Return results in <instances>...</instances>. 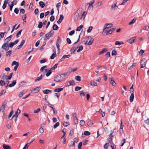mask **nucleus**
Segmentation results:
<instances>
[{
	"mask_svg": "<svg viewBox=\"0 0 149 149\" xmlns=\"http://www.w3.org/2000/svg\"><path fill=\"white\" fill-rule=\"evenodd\" d=\"M83 46L81 45L79 47V49L77 50V52H80V51H81L82 50H83Z\"/></svg>",
	"mask_w": 149,
	"mask_h": 149,
	"instance_id": "obj_40",
	"label": "nucleus"
},
{
	"mask_svg": "<svg viewBox=\"0 0 149 149\" xmlns=\"http://www.w3.org/2000/svg\"><path fill=\"white\" fill-rule=\"evenodd\" d=\"M2 48L6 51H7L9 49V47L8 43H4L2 46Z\"/></svg>",
	"mask_w": 149,
	"mask_h": 149,
	"instance_id": "obj_3",
	"label": "nucleus"
},
{
	"mask_svg": "<svg viewBox=\"0 0 149 149\" xmlns=\"http://www.w3.org/2000/svg\"><path fill=\"white\" fill-rule=\"evenodd\" d=\"M14 65H19V63L18 62H16L15 61H14L13 62L12 64V65L13 66Z\"/></svg>",
	"mask_w": 149,
	"mask_h": 149,
	"instance_id": "obj_51",
	"label": "nucleus"
},
{
	"mask_svg": "<svg viewBox=\"0 0 149 149\" xmlns=\"http://www.w3.org/2000/svg\"><path fill=\"white\" fill-rule=\"evenodd\" d=\"M83 27V26L82 25H81L79 26L78 27L76 31H80L81 30V29H82Z\"/></svg>",
	"mask_w": 149,
	"mask_h": 149,
	"instance_id": "obj_52",
	"label": "nucleus"
},
{
	"mask_svg": "<svg viewBox=\"0 0 149 149\" xmlns=\"http://www.w3.org/2000/svg\"><path fill=\"white\" fill-rule=\"evenodd\" d=\"M3 147L4 149H11V147L9 145L4 144L3 145Z\"/></svg>",
	"mask_w": 149,
	"mask_h": 149,
	"instance_id": "obj_19",
	"label": "nucleus"
},
{
	"mask_svg": "<svg viewBox=\"0 0 149 149\" xmlns=\"http://www.w3.org/2000/svg\"><path fill=\"white\" fill-rule=\"evenodd\" d=\"M94 39L92 38H91L90 40V41L88 42V45H92L94 41Z\"/></svg>",
	"mask_w": 149,
	"mask_h": 149,
	"instance_id": "obj_24",
	"label": "nucleus"
},
{
	"mask_svg": "<svg viewBox=\"0 0 149 149\" xmlns=\"http://www.w3.org/2000/svg\"><path fill=\"white\" fill-rule=\"evenodd\" d=\"M80 10H81L80 9ZM80 9H79L77 11V12L75 13L74 14V19L75 21L77 20L79 17V13L78 12V11Z\"/></svg>",
	"mask_w": 149,
	"mask_h": 149,
	"instance_id": "obj_4",
	"label": "nucleus"
},
{
	"mask_svg": "<svg viewBox=\"0 0 149 149\" xmlns=\"http://www.w3.org/2000/svg\"><path fill=\"white\" fill-rule=\"evenodd\" d=\"M43 92L44 94H47L49 93V92L50 93H51V91L49 90H45L43 91Z\"/></svg>",
	"mask_w": 149,
	"mask_h": 149,
	"instance_id": "obj_26",
	"label": "nucleus"
},
{
	"mask_svg": "<svg viewBox=\"0 0 149 149\" xmlns=\"http://www.w3.org/2000/svg\"><path fill=\"white\" fill-rule=\"evenodd\" d=\"M54 32L52 30L46 34L45 36L44 40L49 39V38L52 36L54 34Z\"/></svg>",
	"mask_w": 149,
	"mask_h": 149,
	"instance_id": "obj_1",
	"label": "nucleus"
},
{
	"mask_svg": "<svg viewBox=\"0 0 149 149\" xmlns=\"http://www.w3.org/2000/svg\"><path fill=\"white\" fill-rule=\"evenodd\" d=\"M74 142L71 141L69 143V146L70 147L74 146Z\"/></svg>",
	"mask_w": 149,
	"mask_h": 149,
	"instance_id": "obj_46",
	"label": "nucleus"
},
{
	"mask_svg": "<svg viewBox=\"0 0 149 149\" xmlns=\"http://www.w3.org/2000/svg\"><path fill=\"white\" fill-rule=\"evenodd\" d=\"M22 31V30H21L19 31L18 32V33H17L16 36L17 38H18L19 37V35H20L21 34V32Z\"/></svg>",
	"mask_w": 149,
	"mask_h": 149,
	"instance_id": "obj_55",
	"label": "nucleus"
},
{
	"mask_svg": "<svg viewBox=\"0 0 149 149\" xmlns=\"http://www.w3.org/2000/svg\"><path fill=\"white\" fill-rule=\"evenodd\" d=\"M42 26V22H40L39 23V24L38 27L39 28H41Z\"/></svg>",
	"mask_w": 149,
	"mask_h": 149,
	"instance_id": "obj_57",
	"label": "nucleus"
},
{
	"mask_svg": "<svg viewBox=\"0 0 149 149\" xmlns=\"http://www.w3.org/2000/svg\"><path fill=\"white\" fill-rule=\"evenodd\" d=\"M67 74V73H66L59 75L60 76V78L61 81L65 79V77L66 76Z\"/></svg>",
	"mask_w": 149,
	"mask_h": 149,
	"instance_id": "obj_7",
	"label": "nucleus"
},
{
	"mask_svg": "<svg viewBox=\"0 0 149 149\" xmlns=\"http://www.w3.org/2000/svg\"><path fill=\"white\" fill-rule=\"evenodd\" d=\"M91 134V133L88 131H85L84 132V134L85 136H89Z\"/></svg>",
	"mask_w": 149,
	"mask_h": 149,
	"instance_id": "obj_36",
	"label": "nucleus"
},
{
	"mask_svg": "<svg viewBox=\"0 0 149 149\" xmlns=\"http://www.w3.org/2000/svg\"><path fill=\"white\" fill-rule=\"evenodd\" d=\"M19 11V9L17 8H15L14 12L16 14H18Z\"/></svg>",
	"mask_w": 149,
	"mask_h": 149,
	"instance_id": "obj_63",
	"label": "nucleus"
},
{
	"mask_svg": "<svg viewBox=\"0 0 149 149\" xmlns=\"http://www.w3.org/2000/svg\"><path fill=\"white\" fill-rule=\"evenodd\" d=\"M147 62L146 59L145 58L143 59L141 61V65H146V63Z\"/></svg>",
	"mask_w": 149,
	"mask_h": 149,
	"instance_id": "obj_18",
	"label": "nucleus"
},
{
	"mask_svg": "<svg viewBox=\"0 0 149 149\" xmlns=\"http://www.w3.org/2000/svg\"><path fill=\"white\" fill-rule=\"evenodd\" d=\"M134 98V93H132L131 94L130 97V102L133 101Z\"/></svg>",
	"mask_w": 149,
	"mask_h": 149,
	"instance_id": "obj_22",
	"label": "nucleus"
},
{
	"mask_svg": "<svg viewBox=\"0 0 149 149\" xmlns=\"http://www.w3.org/2000/svg\"><path fill=\"white\" fill-rule=\"evenodd\" d=\"M42 76L41 75L40 76L38 77L35 80V82H36L38 81H39L42 78Z\"/></svg>",
	"mask_w": 149,
	"mask_h": 149,
	"instance_id": "obj_35",
	"label": "nucleus"
},
{
	"mask_svg": "<svg viewBox=\"0 0 149 149\" xmlns=\"http://www.w3.org/2000/svg\"><path fill=\"white\" fill-rule=\"evenodd\" d=\"M20 112H21L20 110H19V109H18L17 110V111L15 113V115H16V116L17 115H18H18L20 113Z\"/></svg>",
	"mask_w": 149,
	"mask_h": 149,
	"instance_id": "obj_62",
	"label": "nucleus"
},
{
	"mask_svg": "<svg viewBox=\"0 0 149 149\" xmlns=\"http://www.w3.org/2000/svg\"><path fill=\"white\" fill-rule=\"evenodd\" d=\"M75 83L73 80H72L70 81L69 82L66 83L65 86H69L70 85H74Z\"/></svg>",
	"mask_w": 149,
	"mask_h": 149,
	"instance_id": "obj_5",
	"label": "nucleus"
},
{
	"mask_svg": "<svg viewBox=\"0 0 149 149\" xmlns=\"http://www.w3.org/2000/svg\"><path fill=\"white\" fill-rule=\"evenodd\" d=\"M52 28L53 30H56L58 29V27L56 24H54Z\"/></svg>",
	"mask_w": 149,
	"mask_h": 149,
	"instance_id": "obj_33",
	"label": "nucleus"
},
{
	"mask_svg": "<svg viewBox=\"0 0 149 149\" xmlns=\"http://www.w3.org/2000/svg\"><path fill=\"white\" fill-rule=\"evenodd\" d=\"M105 25H106V26H104V29H105L107 28H109L113 26V24L111 23H107Z\"/></svg>",
	"mask_w": 149,
	"mask_h": 149,
	"instance_id": "obj_8",
	"label": "nucleus"
},
{
	"mask_svg": "<svg viewBox=\"0 0 149 149\" xmlns=\"http://www.w3.org/2000/svg\"><path fill=\"white\" fill-rule=\"evenodd\" d=\"M39 91V90L36 88H34L31 91L32 93H34L33 92L35 93H37Z\"/></svg>",
	"mask_w": 149,
	"mask_h": 149,
	"instance_id": "obj_45",
	"label": "nucleus"
},
{
	"mask_svg": "<svg viewBox=\"0 0 149 149\" xmlns=\"http://www.w3.org/2000/svg\"><path fill=\"white\" fill-rule=\"evenodd\" d=\"M91 85L93 86H97V84L94 80H91L90 83Z\"/></svg>",
	"mask_w": 149,
	"mask_h": 149,
	"instance_id": "obj_23",
	"label": "nucleus"
},
{
	"mask_svg": "<svg viewBox=\"0 0 149 149\" xmlns=\"http://www.w3.org/2000/svg\"><path fill=\"white\" fill-rule=\"evenodd\" d=\"M116 132V130L115 129H114L113 131L111 133L109 137L111 138H112L113 137V136L115 135V133Z\"/></svg>",
	"mask_w": 149,
	"mask_h": 149,
	"instance_id": "obj_21",
	"label": "nucleus"
},
{
	"mask_svg": "<svg viewBox=\"0 0 149 149\" xmlns=\"http://www.w3.org/2000/svg\"><path fill=\"white\" fill-rule=\"evenodd\" d=\"M125 142V139H123L122 141H121V144L120 145L121 146H123V145L124 143Z\"/></svg>",
	"mask_w": 149,
	"mask_h": 149,
	"instance_id": "obj_59",
	"label": "nucleus"
},
{
	"mask_svg": "<svg viewBox=\"0 0 149 149\" xmlns=\"http://www.w3.org/2000/svg\"><path fill=\"white\" fill-rule=\"evenodd\" d=\"M93 27L92 26H90L89 27L88 29L87 30V32L88 33H90L92 29H93Z\"/></svg>",
	"mask_w": 149,
	"mask_h": 149,
	"instance_id": "obj_43",
	"label": "nucleus"
},
{
	"mask_svg": "<svg viewBox=\"0 0 149 149\" xmlns=\"http://www.w3.org/2000/svg\"><path fill=\"white\" fill-rule=\"evenodd\" d=\"M40 111V108H38L37 110H35L34 113H38L39 111Z\"/></svg>",
	"mask_w": 149,
	"mask_h": 149,
	"instance_id": "obj_61",
	"label": "nucleus"
},
{
	"mask_svg": "<svg viewBox=\"0 0 149 149\" xmlns=\"http://www.w3.org/2000/svg\"><path fill=\"white\" fill-rule=\"evenodd\" d=\"M63 88H55L54 89V91L55 92H58L63 91Z\"/></svg>",
	"mask_w": 149,
	"mask_h": 149,
	"instance_id": "obj_30",
	"label": "nucleus"
},
{
	"mask_svg": "<svg viewBox=\"0 0 149 149\" xmlns=\"http://www.w3.org/2000/svg\"><path fill=\"white\" fill-rule=\"evenodd\" d=\"M80 124L82 126H84L85 124L84 121L83 120H81L80 121Z\"/></svg>",
	"mask_w": 149,
	"mask_h": 149,
	"instance_id": "obj_48",
	"label": "nucleus"
},
{
	"mask_svg": "<svg viewBox=\"0 0 149 149\" xmlns=\"http://www.w3.org/2000/svg\"><path fill=\"white\" fill-rule=\"evenodd\" d=\"M5 83L3 80H1L0 81V85L2 86L3 85H5Z\"/></svg>",
	"mask_w": 149,
	"mask_h": 149,
	"instance_id": "obj_47",
	"label": "nucleus"
},
{
	"mask_svg": "<svg viewBox=\"0 0 149 149\" xmlns=\"http://www.w3.org/2000/svg\"><path fill=\"white\" fill-rule=\"evenodd\" d=\"M16 84V80H13L12 82L8 85V86L11 87L14 86Z\"/></svg>",
	"mask_w": 149,
	"mask_h": 149,
	"instance_id": "obj_16",
	"label": "nucleus"
},
{
	"mask_svg": "<svg viewBox=\"0 0 149 149\" xmlns=\"http://www.w3.org/2000/svg\"><path fill=\"white\" fill-rule=\"evenodd\" d=\"M94 0H92L90 2L87 3L89 5L88 8V9L90 10H92L93 9V6L92 4L94 3Z\"/></svg>",
	"mask_w": 149,
	"mask_h": 149,
	"instance_id": "obj_2",
	"label": "nucleus"
},
{
	"mask_svg": "<svg viewBox=\"0 0 149 149\" xmlns=\"http://www.w3.org/2000/svg\"><path fill=\"white\" fill-rule=\"evenodd\" d=\"M61 6V3H57L56 5V7L57 8V10L58 11V13L59 11V8Z\"/></svg>",
	"mask_w": 149,
	"mask_h": 149,
	"instance_id": "obj_34",
	"label": "nucleus"
},
{
	"mask_svg": "<svg viewBox=\"0 0 149 149\" xmlns=\"http://www.w3.org/2000/svg\"><path fill=\"white\" fill-rule=\"evenodd\" d=\"M26 14L24 15L22 17V19L23 20L24 22H25V23H26Z\"/></svg>",
	"mask_w": 149,
	"mask_h": 149,
	"instance_id": "obj_42",
	"label": "nucleus"
},
{
	"mask_svg": "<svg viewBox=\"0 0 149 149\" xmlns=\"http://www.w3.org/2000/svg\"><path fill=\"white\" fill-rule=\"evenodd\" d=\"M8 0H5L4 1L3 4L2 6V8L3 9H5L6 7L7 3L8 2Z\"/></svg>",
	"mask_w": 149,
	"mask_h": 149,
	"instance_id": "obj_14",
	"label": "nucleus"
},
{
	"mask_svg": "<svg viewBox=\"0 0 149 149\" xmlns=\"http://www.w3.org/2000/svg\"><path fill=\"white\" fill-rule=\"evenodd\" d=\"M109 143H106L104 146V148L105 149H107L109 146Z\"/></svg>",
	"mask_w": 149,
	"mask_h": 149,
	"instance_id": "obj_49",
	"label": "nucleus"
},
{
	"mask_svg": "<svg viewBox=\"0 0 149 149\" xmlns=\"http://www.w3.org/2000/svg\"><path fill=\"white\" fill-rule=\"evenodd\" d=\"M75 79L77 81H81V78L79 76H76L75 77Z\"/></svg>",
	"mask_w": 149,
	"mask_h": 149,
	"instance_id": "obj_28",
	"label": "nucleus"
},
{
	"mask_svg": "<svg viewBox=\"0 0 149 149\" xmlns=\"http://www.w3.org/2000/svg\"><path fill=\"white\" fill-rule=\"evenodd\" d=\"M26 91L24 90L21 91L19 93V97H22L23 94H24L26 93Z\"/></svg>",
	"mask_w": 149,
	"mask_h": 149,
	"instance_id": "obj_17",
	"label": "nucleus"
},
{
	"mask_svg": "<svg viewBox=\"0 0 149 149\" xmlns=\"http://www.w3.org/2000/svg\"><path fill=\"white\" fill-rule=\"evenodd\" d=\"M40 6L42 8H43L45 6V4L42 1H40L39 2Z\"/></svg>",
	"mask_w": 149,
	"mask_h": 149,
	"instance_id": "obj_29",
	"label": "nucleus"
},
{
	"mask_svg": "<svg viewBox=\"0 0 149 149\" xmlns=\"http://www.w3.org/2000/svg\"><path fill=\"white\" fill-rule=\"evenodd\" d=\"M136 19L134 18L131 22L128 23V24L129 25H132L135 22Z\"/></svg>",
	"mask_w": 149,
	"mask_h": 149,
	"instance_id": "obj_32",
	"label": "nucleus"
},
{
	"mask_svg": "<svg viewBox=\"0 0 149 149\" xmlns=\"http://www.w3.org/2000/svg\"><path fill=\"white\" fill-rule=\"evenodd\" d=\"M81 88L80 87L78 86H76L75 88V91H77L80 90Z\"/></svg>",
	"mask_w": 149,
	"mask_h": 149,
	"instance_id": "obj_53",
	"label": "nucleus"
},
{
	"mask_svg": "<svg viewBox=\"0 0 149 149\" xmlns=\"http://www.w3.org/2000/svg\"><path fill=\"white\" fill-rule=\"evenodd\" d=\"M117 54V52L115 49L113 50L112 51L111 55L112 56H115Z\"/></svg>",
	"mask_w": 149,
	"mask_h": 149,
	"instance_id": "obj_41",
	"label": "nucleus"
},
{
	"mask_svg": "<svg viewBox=\"0 0 149 149\" xmlns=\"http://www.w3.org/2000/svg\"><path fill=\"white\" fill-rule=\"evenodd\" d=\"M63 18L64 17L63 15H60L59 19L57 21V23L58 24H60L62 22Z\"/></svg>",
	"mask_w": 149,
	"mask_h": 149,
	"instance_id": "obj_11",
	"label": "nucleus"
},
{
	"mask_svg": "<svg viewBox=\"0 0 149 149\" xmlns=\"http://www.w3.org/2000/svg\"><path fill=\"white\" fill-rule=\"evenodd\" d=\"M54 80L56 82H60L61 81V79L60 77V76L59 75H57L55 77Z\"/></svg>",
	"mask_w": 149,
	"mask_h": 149,
	"instance_id": "obj_9",
	"label": "nucleus"
},
{
	"mask_svg": "<svg viewBox=\"0 0 149 149\" xmlns=\"http://www.w3.org/2000/svg\"><path fill=\"white\" fill-rule=\"evenodd\" d=\"M12 51L11 50H9L6 53V56H10L11 54Z\"/></svg>",
	"mask_w": 149,
	"mask_h": 149,
	"instance_id": "obj_39",
	"label": "nucleus"
},
{
	"mask_svg": "<svg viewBox=\"0 0 149 149\" xmlns=\"http://www.w3.org/2000/svg\"><path fill=\"white\" fill-rule=\"evenodd\" d=\"M136 38V37H134L130 39L127 40V42L130 43V44H132L134 41L135 40Z\"/></svg>",
	"mask_w": 149,
	"mask_h": 149,
	"instance_id": "obj_12",
	"label": "nucleus"
},
{
	"mask_svg": "<svg viewBox=\"0 0 149 149\" xmlns=\"http://www.w3.org/2000/svg\"><path fill=\"white\" fill-rule=\"evenodd\" d=\"M5 104H3L0 107V110L1 111L3 112L5 109Z\"/></svg>",
	"mask_w": 149,
	"mask_h": 149,
	"instance_id": "obj_25",
	"label": "nucleus"
},
{
	"mask_svg": "<svg viewBox=\"0 0 149 149\" xmlns=\"http://www.w3.org/2000/svg\"><path fill=\"white\" fill-rule=\"evenodd\" d=\"M78 48V46H74L72 47L70 50L71 53L72 54L74 53Z\"/></svg>",
	"mask_w": 149,
	"mask_h": 149,
	"instance_id": "obj_15",
	"label": "nucleus"
},
{
	"mask_svg": "<svg viewBox=\"0 0 149 149\" xmlns=\"http://www.w3.org/2000/svg\"><path fill=\"white\" fill-rule=\"evenodd\" d=\"M108 51L107 49V48L103 49L102 51L100 52L99 53V55H100L105 52H106Z\"/></svg>",
	"mask_w": 149,
	"mask_h": 149,
	"instance_id": "obj_20",
	"label": "nucleus"
},
{
	"mask_svg": "<svg viewBox=\"0 0 149 149\" xmlns=\"http://www.w3.org/2000/svg\"><path fill=\"white\" fill-rule=\"evenodd\" d=\"M87 124L88 126L91 127L93 124V123L90 120L88 122Z\"/></svg>",
	"mask_w": 149,
	"mask_h": 149,
	"instance_id": "obj_38",
	"label": "nucleus"
},
{
	"mask_svg": "<svg viewBox=\"0 0 149 149\" xmlns=\"http://www.w3.org/2000/svg\"><path fill=\"white\" fill-rule=\"evenodd\" d=\"M6 91L3 90L2 91L1 93H0V97L6 93Z\"/></svg>",
	"mask_w": 149,
	"mask_h": 149,
	"instance_id": "obj_58",
	"label": "nucleus"
},
{
	"mask_svg": "<svg viewBox=\"0 0 149 149\" xmlns=\"http://www.w3.org/2000/svg\"><path fill=\"white\" fill-rule=\"evenodd\" d=\"M63 125L64 126L66 127L69 125V123L68 122H65L64 123H63Z\"/></svg>",
	"mask_w": 149,
	"mask_h": 149,
	"instance_id": "obj_56",
	"label": "nucleus"
},
{
	"mask_svg": "<svg viewBox=\"0 0 149 149\" xmlns=\"http://www.w3.org/2000/svg\"><path fill=\"white\" fill-rule=\"evenodd\" d=\"M70 55H63L61 59H60V61H63L66 58H68L70 57Z\"/></svg>",
	"mask_w": 149,
	"mask_h": 149,
	"instance_id": "obj_13",
	"label": "nucleus"
},
{
	"mask_svg": "<svg viewBox=\"0 0 149 149\" xmlns=\"http://www.w3.org/2000/svg\"><path fill=\"white\" fill-rule=\"evenodd\" d=\"M51 70L50 69L47 72L46 74V76L47 77H48L52 73V72L51 71Z\"/></svg>",
	"mask_w": 149,
	"mask_h": 149,
	"instance_id": "obj_44",
	"label": "nucleus"
},
{
	"mask_svg": "<svg viewBox=\"0 0 149 149\" xmlns=\"http://www.w3.org/2000/svg\"><path fill=\"white\" fill-rule=\"evenodd\" d=\"M58 65V63L55 64L51 69V70H54L57 67V66Z\"/></svg>",
	"mask_w": 149,
	"mask_h": 149,
	"instance_id": "obj_37",
	"label": "nucleus"
},
{
	"mask_svg": "<svg viewBox=\"0 0 149 149\" xmlns=\"http://www.w3.org/2000/svg\"><path fill=\"white\" fill-rule=\"evenodd\" d=\"M123 44V42L121 41H116L115 42V45H120L121 44Z\"/></svg>",
	"mask_w": 149,
	"mask_h": 149,
	"instance_id": "obj_31",
	"label": "nucleus"
},
{
	"mask_svg": "<svg viewBox=\"0 0 149 149\" xmlns=\"http://www.w3.org/2000/svg\"><path fill=\"white\" fill-rule=\"evenodd\" d=\"M39 131L41 133H43L44 132V130L43 128L41 127L39 129Z\"/></svg>",
	"mask_w": 149,
	"mask_h": 149,
	"instance_id": "obj_60",
	"label": "nucleus"
},
{
	"mask_svg": "<svg viewBox=\"0 0 149 149\" xmlns=\"http://www.w3.org/2000/svg\"><path fill=\"white\" fill-rule=\"evenodd\" d=\"M109 82L112 84V85L113 86H115L116 85V83L113 79L111 78H109Z\"/></svg>",
	"mask_w": 149,
	"mask_h": 149,
	"instance_id": "obj_10",
	"label": "nucleus"
},
{
	"mask_svg": "<svg viewBox=\"0 0 149 149\" xmlns=\"http://www.w3.org/2000/svg\"><path fill=\"white\" fill-rule=\"evenodd\" d=\"M56 56V51H55V52L52 54L51 56H50V58L52 59H54V58Z\"/></svg>",
	"mask_w": 149,
	"mask_h": 149,
	"instance_id": "obj_27",
	"label": "nucleus"
},
{
	"mask_svg": "<svg viewBox=\"0 0 149 149\" xmlns=\"http://www.w3.org/2000/svg\"><path fill=\"white\" fill-rule=\"evenodd\" d=\"M54 16H52L50 18V20L52 22L54 20Z\"/></svg>",
	"mask_w": 149,
	"mask_h": 149,
	"instance_id": "obj_64",
	"label": "nucleus"
},
{
	"mask_svg": "<svg viewBox=\"0 0 149 149\" xmlns=\"http://www.w3.org/2000/svg\"><path fill=\"white\" fill-rule=\"evenodd\" d=\"M111 34V33L110 31L109 30L108 31H107L105 30V29H103V31L102 33V35L103 36H105Z\"/></svg>",
	"mask_w": 149,
	"mask_h": 149,
	"instance_id": "obj_6",
	"label": "nucleus"
},
{
	"mask_svg": "<svg viewBox=\"0 0 149 149\" xmlns=\"http://www.w3.org/2000/svg\"><path fill=\"white\" fill-rule=\"evenodd\" d=\"M47 60L46 59H42L40 60V63H42L46 62H47Z\"/></svg>",
	"mask_w": 149,
	"mask_h": 149,
	"instance_id": "obj_50",
	"label": "nucleus"
},
{
	"mask_svg": "<svg viewBox=\"0 0 149 149\" xmlns=\"http://www.w3.org/2000/svg\"><path fill=\"white\" fill-rule=\"evenodd\" d=\"M59 125V122H57L56 124H54V128L55 129Z\"/></svg>",
	"mask_w": 149,
	"mask_h": 149,
	"instance_id": "obj_54",
	"label": "nucleus"
}]
</instances>
